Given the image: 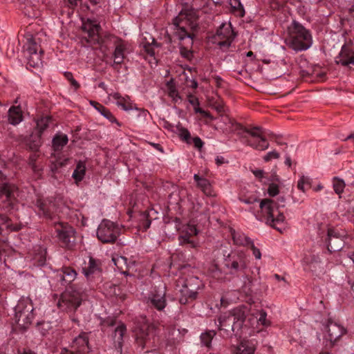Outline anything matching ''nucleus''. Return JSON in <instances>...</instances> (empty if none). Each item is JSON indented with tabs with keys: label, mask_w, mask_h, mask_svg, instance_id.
<instances>
[{
	"label": "nucleus",
	"mask_w": 354,
	"mask_h": 354,
	"mask_svg": "<svg viewBox=\"0 0 354 354\" xmlns=\"http://www.w3.org/2000/svg\"><path fill=\"white\" fill-rule=\"evenodd\" d=\"M198 17L193 9H185L180 11L179 15L174 19V25L178 28L176 34L180 40L187 39L185 44H180V53L182 57L188 60L193 57V52L191 48L193 45V38L194 35L188 32L187 26L192 30H196L198 28Z\"/></svg>",
	"instance_id": "nucleus-1"
},
{
	"label": "nucleus",
	"mask_w": 354,
	"mask_h": 354,
	"mask_svg": "<svg viewBox=\"0 0 354 354\" xmlns=\"http://www.w3.org/2000/svg\"><path fill=\"white\" fill-rule=\"evenodd\" d=\"M286 205V198L280 196L277 201L265 198L260 201L259 207L262 213L266 216V223L281 231L280 225L283 224L285 216L281 211Z\"/></svg>",
	"instance_id": "nucleus-2"
},
{
	"label": "nucleus",
	"mask_w": 354,
	"mask_h": 354,
	"mask_svg": "<svg viewBox=\"0 0 354 354\" xmlns=\"http://www.w3.org/2000/svg\"><path fill=\"white\" fill-rule=\"evenodd\" d=\"M136 342L141 350L147 348L146 353L155 346L154 326L149 324L146 317H140L134 329Z\"/></svg>",
	"instance_id": "nucleus-3"
},
{
	"label": "nucleus",
	"mask_w": 354,
	"mask_h": 354,
	"mask_svg": "<svg viewBox=\"0 0 354 354\" xmlns=\"http://www.w3.org/2000/svg\"><path fill=\"white\" fill-rule=\"evenodd\" d=\"M288 44L296 51L307 50L312 45V37L308 30L298 22L293 21L289 27Z\"/></svg>",
	"instance_id": "nucleus-4"
},
{
	"label": "nucleus",
	"mask_w": 354,
	"mask_h": 354,
	"mask_svg": "<svg viewBox=\"0 0 354 354\" xmlns=\"http://www.w3.org/2000/svg\"><path fill=\"white\" fill-rule=\"evenodd\" d=\"M26 42L24 48L28 59V64L32 68H38L42 65L41 53L43 50L39 44V38L35 35L27 34Z\"/></svg>",
	"instance_id": "nucleus-5"
},
{
	"label": "nucleus",
	"mask_w": 354,
	"mask_h": 354,
	"mask_svg": "<svg viewBox=\"0 0 354 354\" xmlns=\"http://www.w3.org/2000/svg\"><path fill=\"white\" fill-rule=\"evenodd\" d=\"M32 311L33 306L30 300H20L15 308V324L21 329L27 328L34 317Z\"/></svg>",
	"instance_id": "nucleus-6"
},
{
	"label": "nucleus",
	"mask_w": 354,
	"mask_h": 354,
	"mask_svg": "<svg viewBox=\"0 0 354 354\" xmlns=\"http://www.w3.org/2000/svg\"><path fill=\"white\" fill-rule=\"evenodd\" d=\"M248 266L247 256L241 250L232 252L224 259V267L227 270L228 273L232 275L243 272Z\"/></svg>",
	"instance_id": "nucleus-7"
},
{
	"label": "nucleus",
	"mask_w": 354,
	"mask_h": 354,
	"mask_svg": "<svg viewBox=\"0 0 354 354\" xmlns=\"http://www.w3.org/2000/svg\"><path fill=\"white\" fill-rule=\"evenodd\" d=\"M239 129L245 133L249 134L252 138H247L246 136H243L246 138L245 143L247 145L252 147L254 149L264 151L269 147V143L264 135L263 129L259 126L252 127L248 128L239 126Z\"/></svg>",
	"instance_id": "nucleus-8"
},
{
	"label": "nucleus",
	"mask_w": 354,
	"mask_h": 354,
	"mask_svg": "<svg viewBox=\"0 0 354 354\" xmlns=\"http://www.w3.org/2000/svg\"><path fill=\"white\" fill-rule=\"evenodd\" d=\"M201 286L202 281L198 277L192 276L186 279L180 290V303L187 304L195 300L198 295V290Z\"/></svg>",
	"instance_id": "nucleus-9"
},
{
	"label": "nucleus",
	"mask_w": 354,
	"mask_h": 354,
	"mask_svg": "<svg viewBox=\"0 0 354 354\" xmlns=\"http://www.w3.org/2000/svg\"><path fill=\"white\" fill-rule=\"evenodd\" d=\"M120 229L115 223L104 219L97 230V239L104 243H113L119 236Z\"/></svg>",
	"instance_id": "nucleus-10"
},
{
	"label": "nucleus",
	"mask_w": 354,
	"mask_h": 354,
	"mask_svg": "<svg viewBox=\"0 0 354 354\" xmlns=\"http://www.w3.org/2000/svg\"><path fill=\"white\" fill-rule=\"evenodd\" d=\"M82 297L79 291L73 287L63 292L57 302V306L63 311H75L81 304Z\"/></svg>",
	"instance_id": "nucleus-11"
},
{
	"label": "nucleus",
	"mask_w": 354,
	"mask_h": 354,
	"mask_svg": "<svg viewBox=\"0 0 354 354\" xmlns=\"http://www.w3.org/2000/svg\"><path fill=\"white\" fill-rule=\"evenodd\" d=\"M56 237L63 247L71 248L75 241V231L74 228L64 222L54 223Z\"/></svg>",
	"instance_id": "nucleus-12"
},
{
	"label": "nucleus",
	"mask_w": 354,
	"mask_h": 354,
	"mask_svg": "<svg viewBox=\"0 0 354 354\" xmlns=\"http://www.w3.org/2000/svg\"><path fill=\"white\" fill-rule=\"evenodd\" d=\"M234 32L230 24L223 23L217 29L216 34L212 37V41L216 44L221 49L225 50L227 49L234 38Z\"/></svg>",
	"instance_id": "nucleus-13"
},
{
	"label": "nucleus",
	"mask_w": 354,
	"mask_h": 354,
	"mask_svg": "<svg viewBox=\"0 0 354 354\" xmlns=\"http://www.w3.org/2000/svg\"><path fill=\"white\" fill-rule=\"evenodd\" d=\"M165 295L166 286L162 283H160L151 291L147 303L158 310H162L167 305Z\"/></svg>",
	"instance_id": "nucleus-14"
},
{
	"label": "nucleus",
	"mask_w": 354,
	"mask_h": 354,
	"mask_svg": "<svg viewBox=\"0 0 354 354\" xmlns=\"http://www.w3.org/2000/svg\"><path fill=\"white\" fill-rule=\"evenodd\" d=\"M82 30L88 35V42L92 44L100 43L99 32L101 30V26L96 20L87 19L82 24Z\"/></svg>",
	"instance_id": "nucleus-15"
},
{
	"label": "nucleus",
	"mask_w": 354,
	"mask_h": 354,
	"mask_svg": "<svg viewBox=\"0 0 354 354\" xmlns=\"http://www.w3.org/2000/svg\"><path fill=\"white\" fill-rule=\"evenodd\" d=\"M337 64L354 70V50L347 45H343L339 55L335 58Z\"/></svg>",
	"instance_id": "nucleus-16"
},
{
	"label": "nucleus",
	"mask_w": 354,
	"mask_h": 354,
	"mask_svg": "<svg viewBox=\"0 0 354 354\" xmlns=\"http://www.w3.org/2000/svg\"><path fill=\"white\" fill-rule=\"evenodd\" d=\"M36 205L38 207V214L46 218H52L57 210L56 203L53 198H39L37 201Z\"/></svg>",
	"instance_id": "nucleus-17"
},
{
	"label": "nucleus",
	"mask_w": 354,
	"mask_h": 354,
	"mask_svg": "<svg viewBox=\"0 0 354 354\" xmlns=\"http://www.w3.org/2000/svg\"><path fill=\"white\" fill-rule=\"evenodd\" d=\"M71 351L75 354H84L88 351V337L86 333L82 332L75 337L71 345Z\"/></svg>",
	"instance_id": "nucleus-18"
},
{
	"label": "nucleus",
	"mask_w": 354,
	"mask_h": 354,
	"mask_svg": "<svg viewBox=\"0 0 354 354\" xmlns=\"http://www.w3.org/2000/svg\"><path fill=\"white\" fill-rule=\"evenodd\" d=\"M216 324L218 330H223L227 335H230L229 333L231 331L234 332L237 330L233 316L229 312L221 315L218 319V324L216 322Z\"/></svg>",
	"instance_id": "nucleus-19"
},
{
	"label": "nucleus",
	"mask_w": 354,
	"mask_h": 354,
	"mask_svg": "<svg viewBox=\"0 0 354 354\" xmlns=\"http://www.w3.org/2000/svg\"><path fill=\"white\" fill-rule=\"evenodd\" d=\"M303 263L308 266V269L316 274H319L324 271L323 263L318 255L315 254H306L303 258Z\"/></svg>",
	"instance_id": "nucleus-20"
},
{
	"label": "nucleus",
	"mask_w": 354,
	"mask_h": 354,
	"mask_svg": "<svg viewBox=\"0 0 354 354\" xmlns=\"http://www.w3.org/2000/svg\"><path fill=\"white\" fill-rule=\"evenodd\" d=\"M328 339L333 344L342 335L346 333V329L342 326L333 322L330 320L328 321L326 325Z\"/></svg>",
	"instance_id": "nucleus-21"
},
{
	"label": "nucleus",
	"mask_w": 354,
	"mask_h": 354,
	"mask_svg": "<svg viewBox=\"0 0 354 354\" xmlns=\"http://www.w3.org/2000/svg\"><path fill=\"white\" fill-rule=\"evenodd\" d=\"M328 250L330 252H336L342 250L344 245V241L339 233L333 229L328 230Z\"/></svg>",
	"instance_id": "nucleus-22"
},
{
	"label": "nucleus",
	"mask_w": 354,
	"mask_h": 354,
	"mask_svg": "<svg viewBox=\"0 0 354 354\" xmlns=\"http://www.w3.org/2000/svg\"><path fill=\"white\" fill-rule=\"evenodd\" d=\"M126 331V326L121 323L115 328L112 335L114 347L120 353H122L123 337Z\"/></svg>",
	"instance_id": "nucleus-23"
},
{
	"label": "nucleus",
	"mask_w": 354,
	"mask_h": 354,
	"mask_svg": "<svg viewBox=\"0 0 354 354\" xmlns=\"http://www.w3.org/2000/svg\"><path fill=\"white\" fill-rule=\"evenodd\" d=\"M229 313L233 316V319L235 321L237 330L241 329L246 317L248 313L247 308L245 306L237 307Z\"/></svg>",
	"instance_id": "nucleus-24"
},
{
	"label": "nucleus",
	"mask_w": 354,
	"mask_h": 354,
	"mask_svg": "<svg viewBox=\"0 0 354 354\" xmlns=\"http://www.w3.org/2000/svg\"><path fill=\"white\" fill-rule=\"evenodd\" d=\"M255 344L251 340L243 339L233 350L234 354H254Z\"/></svg>",
	"instance_id": "nucleus-25"
},
{
	"label": "nucleus",
	"mask_w": 354,
	"mask_h": 354,
	"mask_svg": "<svg viewBox=\"0 0 354 354\" xmlns=\"http://www.w3.org/2000/svg\"><path fill=\"white\" fill-rule=\"evenodd\" d=\"M126 49V45L124 42L119 41L115 44V48L113 52V66L120 65L123 62L125 57Z\"/></svg>",
	"instance_id": "nucleus-26"
},
{
	"label": "nucleus",
	"mask_w": 354,
	"mask_h": 354,
	"mask_svg": "<svg viewBox=\"0 0 354 354\" xmlns=\"http://www.w3.org/2000/svg\"><path fill=\"white\" fill-rule=\"evenodd\" d=\"M76 275V271L70 267L62 268L59 274V280L62 285H67L73 281Z\"/></svg>",
	"instance_id": "nucleus-27"
},
{
	"label": "nucleus",
	"mask_w": 354,
	"mask_h": 354,
	"mask_svg": "<svg viewBox=\"0 0 354 354\" xmlns=\"http://www.w3.org/2000/svg\"><path fill=\"white\" fill-rule=\"evenodd\" d=\"M22 120L23 114L20 106H11L8 113V122L12 125H17L20 123Z\"/></svg>",
	"instance_id": "nucleus-28"
},
{
	"label": "nucleus",
	"mask_w": 354,
	"mask_h": 354,
	"mask_svg": "<svg viewBox=\"0 0 354 354\" xmlns=\"http://www.w3.org/2000/svg\"><path fill=\"white\" fill-rule=\"evenodd\" d=\"M82 271L87 279H91L100 273V268L97 261L90 258L88 266L83 268Z\"/></svg>",
	"instance_id": "nucleus-29"
},
{
	"label": "nucleus",
	"mask_w": 354,
	"mask_h": 354,
	"mask_svg": "<svg viewBox=\"0 0 354 354\" xmlns=\"http://www.w3.org/2000/svg\"><path fill=\"white\" fill-rule=\"evenodd\" d=\"M90 104L96 109L99 112L101 113V114L107 118L110 122H115L118 124V125H120V124L118 122L116 118L113 116V115L110 112L109 109L105 108L102 104H99L97 102L95 101H90Z\"/></svg>",
	"instance_id": "nucleus-30"
},
{
	"label": "nucleus",
	"mask_w": 354,
	"mask_h": 354,
	"mask_svg": "<svg viewBox=\"0 0 354 354\" xmlns=\"http://www.w3.org/2000/svg\"><path fill=\"white\" fill-rule=\"evenodd\" d=\"M233 241L234 244L237 245H249L250 243H252V240L247 236L245 234L241 233V232H236L234 230L232 231L231 232Z\"/></svg>",
	"instance_id": "nucleus-31"
},
{
	"label": "nucleus",
	"mask_w": 354,
	"mask_h": 354,
	"mask_svg": "<svg viewBox=\"0 0 354 354\" xmlns=\"http://www.w3.org/2000/svg\"><path fill=\"white\" fill-rule=\"evenodd\" d=\"M26 145L32 151H38L41 145V136L36 133H32L27 140Z\"/></svg>",
	"instance_id": "nucleus-32"
},
{
	"label": "nucleus",
	"mask_w": 354,
	"mask_h": 354,
	"mask_svg": "<svg viewBox=\"0 0 354 354\" xmlns=\"http://www.w3.org/2000/svg\"><path fill=\"white\" fill-rule=\"evenodd\" d=\"M68 137L65 134L56 135L53 139V147L55 151H61L68 142Z\"/></svg>",
	"instance_id": "nucleus-33"
},
{
	"label": "nucleus",
	"mask_w": 354,
	"mask_h": 354,
	"mask_svg": "<svg viewBox=\"0 0 354 354\" xmlns=\"http://www.w3.org/2000/svg\"><path fill=\"white\" fill-rule=\"evenodd\" d=\"M194 180L197 183V185L207 195L211 194V186L209 180L204 178H201L198 174H194Z\"/></svg>",
	"instance_id": "nucleus-34"
},
{
	"label": "nucleus",
	"mask_w": 354,
	"mask_h": 354,
	"mask_svg": "<svg viewBox=\"0 0 354 354\" xmlns=\"http://www.w3.org/2000/svg\"><path fill=\"white\" fill-rule=\"evenodd\" d=\"M112 261L114 262L115 266L118 268L121 272L125 274L127 269L129 267L128 259L125 257L118 256L113 257Z\"/></svg>",
	"instance_id": "nucleus-35"
},
{
	"label": "nucleus",
	"mask_w": 354,
	"mask_h": 354,
	"mask_svg": "<svg viewBox=\"0 0 354 354\" xmlns=\"http://www.w3.org/2000/svg\"><path fill=\"white\" fill-rule=\"evenodd\" d=\"M51 118L50 117L46 116L44 118H41L40 119H38L36 122L37 127L35 133L41 136V133L43 131L48 127V124L50 121Z\"/></svg>",
	"instance_id": "nucleus-36"
},
{
	"label": "nucleus",
	"mask_w": 354,
	"mask_h": 354,
	"mask_svg": "<svg viewBox=\"0 0 354 354\" xmlns=\"http://www.w3.org/2000/svg\"><path fill=\"white\" fill-rule=\"evenodd\" d=\"M86 172L85 165L82 162H79L76 166L75 169L73 173V178L77 181H81Z\"/></svg>",
	"instance_id": "nucleus-37"
},
{
	"label": "nucleus",
	"mask_w": 354,
	"mask_h": 354,
	"mask_svg": "<svg viewBox=\"0 0 354 354\" xmlns=\"http://www.w3.org/2000/svg\"><path fill=\"white\" fill-rule=\"evenodd\" d=\"M216 331L214 330L206 331L201 335V341L203 345L209 348L212 340L216 335Z\"/></svg>",
	"instance_id": "nucleus-38"
},
{
	"label": "nucleus",
	"mask_w": 354,
	"mask_h": 354,
	"mask_svg": "<svg viewBox=\"0 0 354 354\" xmlns=\"http://www.w3.org/2000/svg\"><path fill=\"white\" fill-rule=\"evenodd\" d=\"M167 89L168 95L173 99L174 101L177 102L178 100L180 99L179 93L176 88L173 80H171L167 82Z\"/></svg>",
	"instance_id": "nucleus-39"
},
{
	"label": "nucleus",
	"mask_w": 354,
	"mask_h": 354,
	"mask_svg": "<svg viewBox=\"0 0 354 354\" xmlns=\"http://www.w3.org/2000/svg\"><path fill=\"white\" fill-rule=\"evenodd\" d=\"M0 223L2 225H5L6 227L10 231H18L21 229L20 225H12L10 222V219L4 214L0 215Z\"/></svg>",
	"instance_id": "nucleus-40"
},
{
	"label": "nucleus",
	"mask_w": 354,
	"mask_h": 354,
	"mask_svg": "<svg viewBox=\"0 0 354 354\" xmlns=\"http://www.w3.org/2000/svg\"><path fill=\"white\" fill-rule=\"evenodd\" d=\"M176 129H177V133H178V136H180V138L186 142L187 143L190 144L191 143V135H190L189 131L187 129H185L180 125H178L176 127Z\"/></svg>",
	"instance_id": "nucleus-41"
},
{
	"label": "nucleus",
	"mask_w": 354,
	"mask_h": 354,
	"mask_svg": "<svg viewBox=\"0 0 354 354\" xmlns=\"http://www.w3.org/2000/svg\"><path fill=\"white\" fill-rule=\"evenodd\" d=\"M310 187L311 186V180L310 178L302 176L297 183V188L303 192H306L305 186Z\"/></svg>",
	"instance_id": "nucleus-42"
},
{
	"label": "nucleus",
	"mask_w": 354,
	"mask_h": 354,
	"mask_svg": "<svg viewBox=\"0 0 354 354\" xmlns=\"http://www.w3.org/2000/svg\"><path fill=\"white\" fill-rule=\"evenodd\" d=\"M345 183L343 180L337 177L333 178V188L336 194H340L344 191Z\"/></svg>",
	"instance_id": "nucleus-43"
},
{
	"label": "nucleus",
	"mask_w": 354,
	"mask_h": 354,
	"mask_svg": "<svg viewBox=\"0 0 354 354\" xmlns=\"http://www.w3.org/2000/svg\"><path fill=\"white\" fill-rule=\"evenodd\" d=\"M150 225L151 220L149 218V213L145 212L141 214L140 227L142 228L143 230H147Z\"/></svg>",
	"instance_id": "nucleus-44"
},
{
	"label": "nucleus",
	"mask_w": 354,
	"mask_h": 354,
	"mask_svg": "<svg viewBox=\"0 0 354 354\" xmlns=\"http://www.w3.org/2000/svg\"><path fill=\"white\" fill-rule=\"evenodd\" d=\"M38 157L39 154L37 153V151H33V153L30 154L29 157V165L31 166L32 169L35 173L39 174L40 169L38 168L35 165V162Z\"/></svg>",
	"instance_id": "nucleus-45"
},
{
	"label": "nucleus",
	"mask_w": 354,
	"mask_h": 354,
	"mask_svg": "<svg viewBox=\"0 0 354 354\" xmlns=\"http://www.w3.org/2000/svg\"><path fill=\"white\" fill-rule=\"evenodd\" d=\"M64 75L75 91L80 88V84L73 78V74L71 72H65Z\"/></svg>",
	"instance_id": "nucleus-46"
},
{
	"label": "nucleus",
	"mask_w": 354,
	"mask_h": 354,
	"mask_svg": "<svg viewBox=\"0 0 354 354\" xmlns=\"http://www.w3.org/2000/svg\"><path fill=\"white\" fill-rule=\"evenodd\" d=\"M67 159H64V160H57L55 162H53L50 166V170L53 174H55L58 169L65 165L67 162Z\"/></svg>",
	"instance_id": "nucleus-47"
},
{
	"label": "nucleus",
	"mask_w": 354,
	"mask_h": 354,
	"mask_svg": "<svg viewBox=\"0 0 354 354\" xmlns=\"http://www.w3.org/2000/svg\"><path fill=\"white\" fill-rule=\"evenodd\" d=\"M190 235H189L187 233L185 235H181L179 236V241L181 244L183 243H188L190 245L192 248L196 247V244L194 241H190Z\"/></svg>",
	"instance_id": "nucleus-48"
},
{
	"label": "nucleus",
	"mask_w": 354,
	"mask_h": 354,
	"mask_svg": "<svg viewBox=\"0 0 354 354\" xmlns=\"http://www.w3.org/2000/svg\"><path fill=\"white\" fill-rule=\"evenodd\" d=\"M279 192V186L275 183H271L268 188V193L270 196H275Z\"/></svg>",
	"instance_id": "nucleus-49"
},
{
	"label": "nucleus",
	"mask_w": 354,
	"mask_h": 354,
	"mask_svg": "<svg viewBox=\"0 0 354 354\" xmlns=\"http://www.w3.org/2000/svg\"><path fill=\"white\" fill-rule=\"evenodd\" d=\"M279 158V153L277 152L276 151H272L269 153H268L264 157L263 160L266 162H268L272 158L277 159Z\"/></svg>",
	"instance_id": "nucleus-50"
},
{
	"label": "nucleus",
	"mask_w": 354,
	"mask_h": 354,
	"mask_svg": "<svg viewBox=\"0 0 354 354\" xmlns=\"http://www.w3.org/2000/svg\"><path fill=\"white\" fill-rule=\"evenodd\" d=\"M117 105L118 106H120L122 109H124V111H129V110H131L132 109L131 107V105L129 104H127L124 99H122L121 100H118L117 102Z\"/></svg>",
	"instance_id": "nucleus-51"
},
{
	"label": "nucleus",
	"mask_w": 354,
	"mask_h": 354,
	"mask_svg": "<svg viewBox=\"0 0 354 354\" xmlns=\"http://www.w3.org/2000/svg\"><path fill=\"white\" fill-rule=\"evenodd\" d=\"M243 277L244 279H245V281H244V284L242 286V288L244 292H248L250 290V284L252 281L247 275H243Z\"/></svg>",
	"instance_id": "nucleus-52"
},
{
	"label": "nucleus",
	"mask_w": 354,
	"mask_h": 354,
	"mask_svg": "<svg viewBox=\"0 0 354 354\" xmlns=\"http://www.w3.org/2000/svg\"><path fill=\"white\" fill-rule=\"evenodd\" d=\"M249 245H250L251 249L252 250V253H253L254 256L255 257V258L257 259H260L261 257V253L259 249H258L257 247H255L253 241H252V243H250Z\"/></svg>",
	"instance_id": "nucleus-53"
},
{
	"label": "nucleus",
	"mask_w": 354,
	"mask_h": 354,
	"mask_svg": "<svg viewBox=\"0 0 354 354\" xmlns=\"http://www.w3.org/2000/svg\"><path fill=\"white\" fill-rule=\"evenodd\" d=\"M266 317L267 313L265 310H261L259 312V317L258 318V322L262 325H266Z\"/></svg>",
	"instance_id": "nucleus-54"
},
{
	"label": "nucleus",
	"mask_w": 354,
	"mask_h": 354,
	"mask_svg": "<svg viewBox=\"0 0 354 354\" xmlns=\"http://www.w3.org/2000/svg\"><path fill=\"white\" fill-rule=\"evenodd\" d=\"M211 272L212 273L213 277L217 279H219L221 277V272L217 265H214L212 266V268H211Z\"/></svg>",
	"instance_id": "nucleus-55"
},
{
	"label": "nucleus",
	"mask_w": 354,
	"mask_h": 354,
	"mask_svg": "<svg viewBox=\"0 0 354 354\" xmlns=\"http://www.w3.org/2000/svg\"><path fill=\"white\" fill-rule=\"evenodd\" d=\"M192 142L194 145V147L198 149H201L203 146V142L199 137H195L192 139Z\"/></svg>",
	"instance_id": "nucleus-56"
},
{
	"label": "nucleus",
	"mask_w": 354,
	"mask_h": 354,
	"mask_svg": "<svg viewBox=\"0 0 354 354\" xmlns=\"http://www.w3.org/2000/svg\"><path fill=\"white\" fill-rule=\"evenodd\" d=\"M187 233L190 235H197L198 234V230L196 227L194 225H189L187 227Z\"/></svg>",
	"instance_id": "nucleus-57"
},
{
	"label": "nucleus",
	"mask_w": 354,
	"mask_h": 354,
	"mask_svg": "<svg viewBox=\"0 0 354 354\" xmlns=\"http://www.w3.org/2000/svg\"><path fill=\"white\" fill-rule=\"evenodd\" d=\"M188 98H189V102L193 105L194 106H198L199 105V102H198V98L195 97L194 96H193L192 95H189L188 96Z\"/></svg>",
	"instance_id": "nucleus-58"
},
{
	"label": "nucleus",
	"mask_w": 354,
	"mask_h": 354,
	"mask_svg": "<svg viewBox=\"0 0 354 354\" xmlns=\"http://www.w3.org/2000/svg\"><path fill=\"white\" fill-rule=\"evenodd\" d=\"M229 1H230V4L231 5V6L234 9H237V8L242 7L241 3L239 0H229Z\"/></svg>",
	"instance_id": "nucleus-59"
},
{
	"label": "nucleus",
	"mask_w": 354,
	"mask_h": 354,
	"mask_svg": "<svg viewBox=\"0 0 354 354\" xmlns=\"http://www.w3.org/2000/svg\"><path fill=\"white\" fill-rule=\"evenodd\" d=\"M239 200L241 202L246 203V204H252L254 202L257 201V199L256 198H249L244 199L241 197H239Z\"/></svg>",
	"instance_id": "nucleus-60"
},
{
	"label": "nucleus",
	"mask_w": 354,
	"mask_h": 354,
	"mask_svg": "<svg viewBox=\"0 0 354 354\" xmlns=\"http://www.w3.org/2000/svg\"><path fill=\"white\" fill-rule=\"evenodd\" d=\"M144 47L145 48V51L150 55H154V50L152 48L151 44L149 43H148L147 44H145L144 45Z\"/></svg>",
	"instance_id": "nucleus-61"
},
{
	"label": "nucleus",
	"mask_w": 354,
	"mask_h": 354,
	"mask_svg": "<svg viewBox=\"0 0 354 354\" xmlns=\"http://www.w3.org/2000/svg\"><path fill=\"white\" fill-rule=\"evenodd\" d=\"M81 1L82 0H68L69 7L71 8H75Z\"/></svg>",
	"instance_id": "nucleus-62"
},
{
	"label": "nucleus",
	"mask_w": 354,
	"mask_h": 354,
	"mask_svg": "<svg viewBox=\"0 0 354 354\" xmlns=\"http://www.w3.org/2000/svg\"><path fill=\"white\" fill-rule=\"evenodd\" d=\"M254 175L259 178H261L263 176V171L261 169L254 170L252 171Z\"/></svg>",
	"instance_id": "nucleus-63"
},
{
	"label": "nucleus",
	"mask_w": 354,
	"mask_h": 354,
	"mask_svg": "<svg viewBox=\"0 0 354 354\" xmlns=\"http://www.w3.org/2000/svg\"><path fill=\"white\" fill-rule=\"evenodd\" d=\"M18 353H19V354H37L35 352L30 351V349H26V348H23L22 351L19 350Z\"/></svg>",
	"instance_id": "nucleus-64"
}]
</instances>
